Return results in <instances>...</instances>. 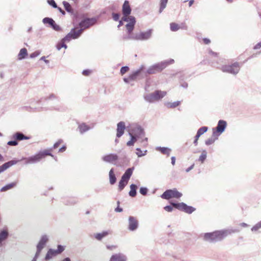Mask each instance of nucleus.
<instances>
[{"label": "nucleus", "instance_id": "f257e3e1", "mask_svg": "<svg viewBox=\"0 0 261 261\" xmlns=\"http://www.w3.org/2000/svg\"><path fill=\"white\" fill-rule=\"evenodd\" d=\"M236 230L224 229L216 231L210 233H205L202 234L203 240L210 242H216L221 241L228 234L236 232Z\"/></svg>", "mask_w": 261, "mask_h": 261}, {"label": "nucleus", "instance_id": "f03ea898", "mask_svg": "<svg viewBox=\"0 0 261 261\" xmlns=\"http://www.w3.org/2000/svg\"><path fill=\"white\" fill-rule=\"evenodd\" d=\"M174 61L173 59H170L154 64L147 69L146 72H144V75L146 76L147 74H152L161 72L168 65L173 63Z\"/></svg>", "mask_w": 261, "mask_h": 261}, {"label": "nucleus", "instance_id": "7ed1b4c3", "mask_svg": "<svg viewBox=\"0 0 261 261\" xmlns=\"http://www.w3.org/2000/svg\"><path fill=\"white\" fill-rule=\"evenodd\" d=\"M167 94L166 91L156 90L153 93L146 94L144 95V99L150 103L159 101L163 98Z\"/></svg>", "mask_w": 261, "mask_h": 261}, {"label": "nucleus", "instance_id": "20e7f679", "mask_svg": "<svg viewBox=\"0 0 261 261\" xmlns=\"http://www.w3.org/2000/svg\"><path fill=\"white\" fill-rule=\"evenodd\" d=\"M152 33L153 30L149 29L145 32H141L139 33H136L132 36H129V37H124V39L126 40L132 39L142 41L147 40L151 37Z\"/></svg>", "mask_w": 261, "mask_h": 261}, {"label": "nucleus", "instance_id": "39448f33", "mask_svg": "<svg viewBox=\"0 0 261 261\" xmlns=\"http://www.w3.org/2000/svg\"><path fill=\"white\" fill-rule=\"evenodd\" d=\"M122 20L127 22L125 25L127 32V36L126 37L132 36L133 35L132 32L134 30V26L136 23V19L135 17L133 16L122 17Z\"/></svg>", "mask_w": 261, "mask_h": 261}, {"label": "nucleus", "instance_id": "423d86ee", "mask_svg": "<svg viewBox=\"0 0 261 261\" xmlns=\"http://www.w3.org/2000/svg\"><path fill=\"white\" fill-rule=\"evenodd\" d=\"M48 241V237L47 236L43 235L41 237L39 243L37 245V250L32 261H37V259L39 257L42 250L44 248Z\"/></svg>", "mask_w": 261, "mask_h": 261}, {"label": "nucleus", "instance_id": "0eeeda50", "mask_svg": "<svg viewBox=\"0 0 261 261\" xmlns=\"http://www.w3.org/2000/svg\"><path fill=\"white\" fill-rule=\"evenodd\" d=\"M182 194L179 192L176 189L167 190L161 195V197L165 199H170L172 198H179Z\"/></svg>", "mask_w": 261, "mask_h": 261}, {"label": "nucleus", "instance_id": "6e6552de", "mask_svg": "<svg viewBox=\"0 0 261 261\" xmlns=\"http://www.w3.org/2000/svg\"><path fill=\"white\" fill-rule=\"evenodd\" d=\"M170 204L175 208L180 211H184L188 214H191L195 210V208L191 206H188L184 202L175 203L171 201Z\"/></svg>", "mask_w": 261, "mask_h": 261}, {"label": "nucleus", "instance_id": "1a4fd4ad", "mask_svg": "<svg viewBox=\"0 0 261 261\" xmlns=\"http://www.w3.org/2000/svg\"><path fill=\"white\" fill-rule=\"evenodd\" d=\"M240 69V66L238 63H234L231 65H224L221 67L223 72H228L234 75L237 74Z\"/></svg>", "mask_w": 261, "mask_h": 261}, {"label": "nucleus", "instance_id": "9d476101", "mask_svg": "<svg viewBox=\"0 0 261 261\" xmlns=\"http://www.w3.org/2000/svg\"><path fill=\"white\" fill-rule=\"evenodd\" d=\"M64 249V247L60 245L58 246V249L57 250L49 249L45 255V260L46 261L50 260L54 257L62 253Z\"/></svg>", "mask_w": 261, "mask_h": 261}, {"label": "nucleus", "instance_id": "9b49d317", "mask_svg": "<svg viewBox=\"0 0 261 261\" xmlns=\"http://www.w3.org/2000/svg\"><path fill=\"white\" fill-rule=\"evenodd\" d=\"M97 21L96 18H86L80 23V27L83 31L94 25Z\"/></svg>", "mask_w": 261, "mask_h": 261}, {"label": "nucleus", "instance_id": "f8f14e48", "mask_svg": "<svg viewBox=\"0 0 261 261\" xmlns=\"http://www.w3.org/2000/svg\"><path fill=\"white\" fill-rule=\"evenodd\" d=\"M41 155L40 154L39 152H38V153L30 157L23 158L22 160L25 161V164L26 165L33 164L39 162L42 159Z\"/></svg>", "mask_w": 261, "mask_h": 261}, {"label": "nucleus", "instance_id": "ddd939ff", "mask_svg": "<svg viewBox=\"0 0 261 261\" xmlns=\"http://www.w3.org/2000/svg\"><path fill=\"white\" fill-rule=\"evenodd\" d=\"M226 122L223 120L218 121L217 126L216 127V131L214 130L213 133V136H218L222 134L226 127Z\"/></svg>", "mask_w": 261, "mask_h": 261}, {"label": "nucleus", "instance_id": "4468645a", "mask_svg": "<svg viewBox=\"0 0 261 261\" xmlns=\"http://www.w3.org/2000/svg\"><path fill=\"white\" fill-rule=\"evenodd\" d=\"M101 159L105 162L116 165L118 160V156L116 154L110 153L103 155Z\"/></svg>", "mask_w": 261, "mask_h": 261}, {"label": "nucleus", "instance_id": "2eb2a0df", "mask_svg": "<svg viewBox=\"0 0 261 261\" xmlns=\"http://www.w3.org/2000/svg\"><path fill=\"white\" fill-rule=\"evenodd\" d=\"M136 139H139L144 136V132L141 126L135 124L132 127V133Z\"/></svg>", "mask_w": 261, "mask_h": 261}, {"label": "nucleus", "instance_id": "dca6fc26", "mask_svg": "<svg viewBox=\"0 0 261 261\" xmlns=\"http://www.w3.org/2000/svg\"><path fill=\"white\" fill-rule=\"evenodd\" d=\"M144 69V66L141 65L140 68L134 71L132 74H130L129 76V79L131 81L135 80L138 76H141L142 77L145 76L144 72H143V70Z\"/></svg>", "mask_w": 261, "mask_h": 261}, {"label": "nucleus", "instance_id": "f3484780", "mask_svg": "<svg viewBox=\"0 0 261 261\" xmlns=\"http://www.w3.org/2000/svg\"><path fill=\"white\" fill-rule=\"evenodd\" d=\"M139 226L138 221L136 218L133 216H130L128 218V229L130 231L136 230Z\"/></svg>", "mask_w": 261, "mask_h": 261}, {"label": "nucleus", "instance_id": "a211bd4d", "mask_svg": "<svg viewBox=\"0 0 261 261\" xmlns=\"http://www.w3.org/2000/svg\"><path fill=\"white\" fill-rule=\"evenodd\" d=\"M109 261H127V257L121 253H116L112 255Z\"/></svg>", "mask_w": 261, "mask_h": 261}, {"label": "nucleus", "instance_id": "6ab92c4d", "mask_svg": "<svg viewBox=\"0 0 261 261\" xmlns=\"http://www.w3.org/2000/svg\"><path fill=\"white\" fill-rule=\"evenodd\" d=\"M131 11L132 10L128 2L127 1H125L122 6V13L123 15V17L130 16Z\"/></svg>", "mask_w": 261, "mask_h": 261}, {"label": "nucleus", "instance_id": "aec40b11", "mask_svg": "<svg viewBox=\"0 0 261 261\" xmlns=\"http://www.w3.org/2000/svg\"><path fill=\"white\" fill-rule=\"evenodd\" d=\"M19 161V160H13L7 163H5L3 165L0 166V173L7 169L11 166L16 164Z\"/></svg>", "mask_w": 261, "mask_h": 261}, {"label": "nucleus", "instance_id": "412c9836", "mask_svg": "<svg viewBox=\"0 0 261 261\" xmlns=\"http://www.w3.org/2000/svg\"><path fill=\"white\" fill-rule=\"evenodd\" d=\"M125 128V125L124 122L120 121L117 124L116 136L118 138H120L123 135Z\"/></svg>", "mask_w": 261, "mask_h": 261}, {"label": "nucleus", "instance_id": "4be33fe9", "mask_svg": "<svg viewBox=\"0 0 261 261\" xmlns=\"http://www.w3.org/2000/svg\"><path fill=\"white\" fill-rule=\"evenodd\" d=\"M170 30L173 32L177 31L180 29L184 30L187 29V26L184 23H182L181 25H179L176 23L172 22L170 24Z\"/></svg>", "mask_w": 261, "mask_h": 261}, {"label": "nucleus", "instance_id": "5701e85b", "mask_svg": "<svg viewBox=\"0 0 261 261\" xmlns=\"http://www.w3.org/2000/svg\"><path fill=\"white\" fill-rule=\"evenodd\" d=\"M111 233H112V231L110 230H108L103 231L101 233H95V234H94V238L96 240H97L98 241H100L103 238L107 237V236H108L109 234H111Z\"/></svg>", "mask_w": 261, "mask_h": 261}, {"label": "nucleus", "instance_id": "b1692460", "mask_svg": "<svg viewBox=\"0 0 261 261\" xmlns=\"http://www.w3.org/2000/svg\"><path fill=\"white\" fill-rule=\"evenodd\" d=\"M155 150L156 151H160L161 153L163 154L166 155L168 156H169L171 152V149L165 147L158 146L155 147Z\"/></svg>", "mask_w": 261, "mask_h": 261}, {"label": "nucleus", "instance_id": "393cba45", "mask_svg": "<svg viewBox=\"0 0 261 261\" xmlns=\"http://www.w3.org/2000/svg\"><path fill=\"white\" fill-rule=\"evenodd\" d=\"M9 236V232L7 229H4L0 231V244L7 240Z\"/></svg>", "mask_w": 261, "mask_h": 261}, {"label": "nucleus", "instance_id": "a878e982", "mask_svg": "<svg viewBox=\"0 0 261 261\" xmlns=\"http://www.w3.org/2000/svg\"><path fill=\"white\" fill-rule=\"evenodd\" d=\"M52 150H53V148H51L49 149H46L43 151H39V152L40 154L41 155V156L42 159L44 158L46 155H49V156H51L52 158H53L56 160H57L56 158L50 152Z\"/></svg>", "mask_w": 261, "mask_h": 261}, {"label": "nucleus", "instance_id": "bb28decb", "mask_svg": "<svg viewBox=\"0 0 261 261\" xmlns=\"http://www.w3.org/2000/svg\"><path fill=\"white\" fill-rule=\"evenodd\" d=\"M134 170V168H130L127 169L124 174L122 175L121 178L123 180L125 179L127 181H128L129 179L130 178V176L132 175L133 171Z\"/></svg>", "mask_w": 261, "mask_h": 261}, {"label": "nucleus", "instance_id": "cd10ccee", "mask_svg": "<svg viewBox=\"0 0 261 261\" xmlns=\"http://www.w3.org/2000/svg\"><path fill=\"white\" fill-rule=\"evenodd\" d=\"M17 184V181H15V182L9 184L8 185L5 186L4 187H2L0 191L1 192H5L8 190H9L13 188L14 187H15L16 186Z\"/></svg>", "mask_w": 261, "mask_h": 261}, {"label": "nucleus", "instance_id": "c85d7f7f", "mask_svg": "<svg viewBox=\"0 0 261 261\" xmlns=\"http://www.w3.org/2000/svg\"><path fill=\"white\" fill-rule=\"evenodd\" d=\"M13 138L17 140H28L30 138L28 136H24L20 132H17L13 136Z\"/></svg>", "mask_w": 261, "mask_h": 261}, {"label": "nucleus", "instance_id": "c756f323", "mask_svg": "<svg viewBox=\"0 0 261 261\" xmlns=\"http://www.w3.org/2000/svg\"><path fill=\"white\" fill-rule=\"evenodd\" d=\"M109 179L110 183L111 185H114L116 181V178L114 173V170L112 168L109 171Z\"/></svg>", "mask_w": 261, "mask_h": 261}, {"label": "nucleus", "instance_id": "7c9ffc66", "mask_svg": "<svg viewBox=\"0 0 261 261\" xmlns=\"http://www.w3.org/2000/svg\"><path fill=\"white\" fill-rule=\"evenodd\" d=\"M28 55V51L25 48H23L20 49L18 55V59L19 60H22L24 59L26 56Z\"/></svg>", "mask_w": 261, "mask_h": 261}, {"label": "nucleus", "instance_id": "2f4dec72", "mask_svg": "<svg viewBox=\"0 0 261 261\" xmlns=\"http://www.w3.org/2000/svg\"><path fill=\"white\" fill-rule=\"evenodd\" d=\"M83 32V31L81 29H80L78 31H75L74 29H72V30L70 32V33H72L73 39H76L80 36Z\"/></svg>", "mask_w": 261, "mask_h": 261}, {"label": "nucleus", "instance_id": "473e14b6", "mask_svg": "<svg viewBox=\"0 0 261 261\" xmlns=\"http://www.w3.org/2000/svg\"><path fill=\"white\" fill-rule=\"evenodd\" d=\"M130 191L129 192V195L130 197H134L136 195V190L137 186L135 184H132L130 186Z\"/></svg>", "mask_w": 261, "mask_h": 261}, {"label": "nucleus", "instance_id": "72a5a7b5", "mask_svg": "<svg viewBox=\"0 0 261 261\" xmlns=\"http://www.w3.org/2000/svg\"><path fill=\"white\" fill-rule=\"evenodd\" d=\"M79 128L80 129V132L81 134H83L90 129V127H89L85 123H82L79 125Z\"/></svg>", "mask_w": 261, "mask_h": 261}, {"label": "nucleus", "instance_id": "f704fd0d", "mask_svg": "<svg viewBox=\"0 0 261 261\" xmlns=\"http://www.w3.org/2000/svg\"><path fill=\"white\" fill-rule=\"evenodd\" d=\"M128 181H127L125 179L123 180L122 178H121V180H120V181L119 182V186H118L119 190L120 191H122L124 188L125 186L127 185Z\"/></svg>", "mask_w": 261, "mask_h": 261}, {"label": "nucleus", "instance_id": "c9c22d12", "mask_svg": "<svg viewBox=\"0 0 261 261\" xmlns=\"http://www.w3.org/2000/svg\"><path fill=\"white\" fill-rule=\"evenodd\" d=\"M129 135L131 138V139L130 140L127 142L126 144L127 146H133L135 142L137 141V139H136V137L134 136L131 133H129Z\"/></svg>", "mask_w": 261, "mask_h": 261}, {"label": "nucleus", "instance_id": "e433bc0d", "mask_svg": "<svg viewBox=\"0 0 261 261\" xmlns=\"http://www.w3.org/2000/svg\"><path fill=\"white\" fill-rule=\"evenodd\" d=\"M168 0H161L160 1V7L159 13H161L163 10L166 7L167 4Z\"/></svg>", "mask_w": 261, "mask_h": 261}, {"label": "nucleus", "instance_id": "4c0bfd02", "mask_svg": "<svg viewBox=\"0 0 261 261\" xmlns=\"http://www.w3.org/2000/svg\"><path fill=\"white\" fill-rule=\"evenodd\" d=\"M42 22L44 24H48L50 27H51L55 22V21L51 18L45 17L43 19Z\"/></svg>", "mask_w": 261, "mask_h": 261}, {"label": "nucleus", "instance_id": "58836bf2", "mask_svg": "<svg viewBox=\"0 0 261 261\" xmlns=\"http://www.w3.org/2000/svg\"><path fill=\"white\" fill-rule=\"evenodd\" d=\"M207 156V152L205 150H203L202 151L201 154L200 155L199 158V161L201 162V163H203L205 160L206 159Z\"/></svg>", "mask_w": 261, "mask_h": 261}, {"label": "nucleus", "instance_id": "ea45409f", "mask_svg": "<svg viewBox=\"0 0 261 261\" xmlns=\"http://www.w3.org/2000/svg\"><path fill=\"white\" fill-rule=\"evenodd\" d=\"M137 152L136 154L138 157H142L145 156L147 152V150H142L140 148H137L136 149Z\"/></svg>", "mask_w": 261, "mask_h": 261}, {"label": "nucleus", "instance_id": "a19ab883", "mask_svg": "<svg viewBox=\"0 0 261 261\" xmlns=\"http://www.w3.org/2000/svg\"><path fill=\"white\" fill-rule=\"evenodd\" d=\"M63 4L64 5V7L65 9V10L68 12H69V13H72L73 12V10L70 6V5L69 4V3L67 2H65V1H64L63 2Z\"/></svg>", "mask_w": 261, "mask_h": 261}, {"label": "nucleus", "instance_id": "79ce46f5", "mask_svg": "<svg viewBox=\"0 0 261 261\" xmlns=\"http://www.w3.org/2000/svg\"><path fill=\"white\" fill-rule=\"evenodd\" d=\"M180 104V101H177L173 102H167L165 105L169 108H174L178 106Z\"/></svg>", "mask_w": 261, "mask_h": 261}, {"label": "nucleus", "instance_id": "37998d69", "mask_svg": "<svg viewBox=\"0 0 261 261\" xmlns=\"http://www.w3.org/2000/svg\"><path fill=\"white\" fill-rule=\"evenodd\" d=\"M65 41H63V40H61V41L59 43H58L57 45V48L58 50H60L61 48L64 47L65 48H66L67 47V45L65 43Z\"/></svg>", "mask_w": 261, "mask_h": 261}, {"label": "nucleus", "instance_id": "c03bdc74", "mask_svg": "<svg viewBox=\"0 0 261 261\" xmlns=\"http://www.w3.org/2000/svg\"><path fill=\"white\" fill-rule=\"evenodd\" d=\"M259 229H261V221L256 223L254 226L251 228V230L252 231L256 232L258 231Z\"/></svg>", "mask_w": 261, "mask_h": 261}, {"label": "nucleus", "instance_id": "a18cd8bd", "mask_svg": "<svg viewBox=\"0 0 261 261\" xmlns=\"http://www.w3.org/2000/svg\"><path fill=\"white\" fill-rule=\"evenodd\" d=\"M57 98H58V97L56 94H55L54 93H51V94H50L48 96H47L45 98V100H53L55 99H57Z\"/></svg>", "mask_w": 261, "mask_h": 261}, {"label": "nucleus", "instance_id": "49530a36", "mask_svg": "<svg viewBox=\"0 0 261 261\" xmlns=\"http://www.w3.org/2000/svg\"><path fill=\"white\" fill-rule=\"evenodd\" d=\"M207 129H208L207 127H206V126H202V127H200L198 130L197 133L201 136L204 133L206 132Z\"/></svg>", "mask_w": 261, "mask_h": 261}, {"label": "nucleus", "instance_id": "de8ad7c7", "mask_svg": "<svg viewBox=\"0 0 261 261\" xmlns=\"http://www.w3.org/2000/svg\"><path fill=\"white\" fill-rule=\"evenodd\" d=\"M72 39H73V36H72V33H68L62 40L65 42H69Z\"/></svg>", "mask_w": 261, "mask_h": 261}, {"label": "nucleus", "instance_id": "09e8293b", "mask_svg": "<svg viewBox=\"0 0 261 261\" xmlns=\"http://www.w3.org/2000/svg\"><path fill=\"white\" fill-rule=\"evenodd\" d=\"M47 3L54 8H58V6L54 0H47Z\"/></svg>", "mask_w": 261, "mask_h": 261}, {"label": "nucleus", "instance_id": "8fccbe9b", "mask_svg": "<svg viewBox=\"0 0 261 261\" xmlns=\"http://www.w3.org/2000/svg\"><path fill=\"white\" fill-rule=\"evenodd\" d=\"M216 139H214L213 138H209L208 139L205 141V144L207 145H210L214 143Z\"/></svg>", "mask_w": 261, "mask_h": 261}, {"label": "nucleus", "instance_id": "3c124183", "mask_svg": "<svg viewBox=\"0 0 261 261\" xmlns=\"http://www.w3.org/2000/svg\"><path fill=\"white\" fill-rule=\"evenodd\" d=\"M129 70V68L128 66H123L121 67L120 69V73L122 75L125 74L126 72H127Z\"/></svg>", "mask_w": 261, "mask_h": 261}, {"label": "nucleus", "instance_id": "603ef678", "mask_svg": "<svg viewBox=\"0 0 261 261\" xmlns=\"http://www.w3.org/2000/svg\"><path fill=\"white\" fill-rule=\"evenodd\" d=\"M147 189L145 187H141L140 189V193L143 195H146L147 193Z\"/></svg>", "mask_w": 261, "mask_h": 261}, {"label": "nucleus", "instance_id": "864d4df0", "mask_svg": "<svg viewBox=\"0 0 261 261\" xmlns=\"http://www.w3.org/2000/svg\"><path fill=\"white\" fill-rule=\"evenodd\" d=\"M54 30L56 31H59L61 30V28L55 22L53 23V24L52 25V26L51 27Z\"/></svg>", "mask_w": 261, "mask_h": 261}, {"label": "nucleus", "instance_id": "5fc2aeb1", "mask_svg": "<svg viewBox=\"0 0 261 261\" xmlns=\"http://www.w3.org/2000/svg\"><path fill=\"white\" fill-rule=\"evenodd\" d=\"M173 207H174L173 205H167L164 207V210L168 212H171L173 210Z\"/></svg>", "mask_w": 261, "mask_h": 261}, {"label": "nucleus", "instance_id": "6e6d98bb", "mask_svg": "<svg viewBox=\"0 0 261 261\" xmlns=\"http://www.w3.org/2000/svg\"><path fill=\"white\" fill-rule=\"evenodd\" d=\"M113 18L115 21H118L119 19L120 15L118 13H113L112 14Z\"/></svg>", "mask_w": 261, "mask_h": 261}, {"label": "nucleus", "instance_id": "4d7b16f0", "mask_svg": "<svg viewBox=\"0 0 261 261\" xmlns=\"http://www.w3.org/2000/svg\"><path fill=\"white\" fill-rule=\"evenodd\" d=\"M39 54H40V53L39 51H35L30 55V58H34L38 56L39 55Z\"/></svg>", "mask_w": 261, "mask_h": 261}, {"label": "nucleus", "instance_id": "13d9d810", "mask_svg": "<svg viewBox=\"0 0 261 261\" xmlns=\"http://www.w3.org/2000/svg\"><path fill=\"white\" fill-rule=\"evenodd\" d=\"M8 145L10 146H16L18 144V142L15 141H10L8 142Z\"/></svg>", "mask_w": 261, "mask_h": 261}, {"label": "nucleus", "instance_id": "bf43d9fd", "mask_svg": "<svg viewBox=\"0 0 261 261\" xmlns=\"http://www.w3.org/2000/svg\"><path fill=\"white\" fill-rule=\"evenodd\" d=\"M63 142V140L61 139H60L58 140L56 143H55L54 145L53 148H57L59 145Z\"/></svg>", "mask_w": 261, "mask_h": 261}, {"label": "nucleus", "instance_id": "052dcab7", "mask_svg": "<svg viewBox=\"0 0 261 261\" xmlns=\"http://www.w3.org/2000/svg\"><path fill=\"white\" fill-rule=\"evenodd\" d=\"M261 48V41L254 46V49H258Z\"/></svg>", "mask_w": 261, "mask_h": 261}, {"label": "nucleus", "instance_id": "680f3d73", "mask_svg": "<svg viewBox=\"0 0 261 261\" xmlns=\"http://www.w3.org/2000/svg\"><path fill=\"white\" fill-rule=\"evenodd\" d=\"M90 71L89 70H84L83 71V74L86 76L89 75Z\"/></svg>", "mask_w": 261, "mask_h": 261}, {"label": "nucleus", "instance_id": "e2e57ef3", "mask_svg": "<svg viewBox=\"0 0 261 261\" xmlns=\"http://www.w3.org/2000/svg\"><path fill=\"white\" fill-rule=\"evenodd\" d=\"M203 42L206 44H208L211 42L210 40L208 38H204L203 39Z\"/></svg>", "mask_w": 261, "mask_h": 261}, {"label": "nucleus", "instance_id": "0e129e2a", "mask_svg": "<svg viewBox=\"0 0 261 261\" xmlns=\"http://www.w3.org/2000/svg\"><path fill=\"white\" fill-rule=\"evenodd\" d=\"M107 249H108L109 250H113L116 248V246H114V245H112V246L107 245Z\"/></svg>", "mask_w": 261, "mask_h": 261}, {"label": "nucleus", "instance_id": "69168bd1", "mask_svg": "<svg viewBox=\"0 0 261 261\" xmlns=\"http://www.w3.org/2000/svg\"><path fill=\"white\" fill-rule=\"evenodd\" d=\"M171 164L173 166H174L175 164V161H176V159H175V156H172L171 158Z\"/></svg>", "mask_w": 261, "mask_h": 261}, {"label": "nucleus", "instance_id": "338daca9", "mask_svg": "<svg viewBox=\"0 0 261 261\" xmlns=\"http://www.w3.org/2000/svg\"><path fill=\"white\" fill-rule=\"evenodd\" d=\"M194 166V164L192 165L190 167H189L188 168H187V169L186 170V171L187 172H189L190 171H191L192 169H193Z\"/></svg>", "mask_w": 261, "mask_h": 261}, {"label": "nucleus", "instance_id": "774afa93", "mask_svg": "<svg viewBox=\"0 0 261 261\" xmlns=\"http://www.w3.org/2000/svg\"><path fill=\"white\" fill-rule=\"evenodd\" d=\"M123 81L126 83H128L130 81H131L130 79H129V76L127 78H124Z\"/></svg>", "mask_w": 261, "mask_h": 261}]
</instances>
